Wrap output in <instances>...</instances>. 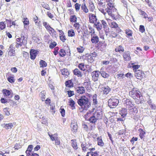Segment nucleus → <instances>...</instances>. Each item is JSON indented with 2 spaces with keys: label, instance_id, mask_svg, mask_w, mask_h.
<instances>
[{
  "label": "nucleus",
  "instance_id": "1",
  "mask_svg": "<svg viewBox=\"0 0 156 156\" xmlns=\"http://www.w3.org/2000/svg\"><path fill=\"white\" fill-rule=\"evenodd\" d=\"M77 103L82 109L85 110H87L91 105L89 99L84 95L81 96L78 100Z\"/></svg>",
  "mask_w": 156,
  "mask_h": 156
},
{
  "label": "nucleus",
  "instance_id": "2",
  "mask_svg": "<svg viewBox=\"0 0 156 156\" xmlns=\"http://www.w3.org/2000/svg\"><path fill=\"white\" fill-rule=\"evenodd\" d=\"M82 127L84 130L87 132L94 130L96 128L94 125L90 122L82 124Z\"/></svg>",
  "mask_w": 156,
  "mask_h": 156
},
{
  "label": "nucleus",
  "instance_id": "3",
  "mask_svg": "<svg viewBox=\"0 0 156 156\" xmlns=\"http://www.w3.org/2000/svg\"><path fill=\"white\" fill-rule=\"evenodd\" d=\"M22 35L23 36V37L21 36L20 37H19L16 39V48H18L20 46L25 45L27 44V41L26 39H25V37L23 35V34L22 33L21 35L22 36Z\"/></svg>",
  "mask_w": 156,
  "mask_h": 156
},
{
  "label": "nucleus",
  "instance_id": "4",
  "mask_svg": "<svg viewBox=\"0 0 156 156\" xmlns=\"http://www.w3.org/2000/svg\"><path fill=\"white\" fill-rule=\"evenodd\" d=\"M108 105L109 107L111 108H114L118 105L119 103L118 99L112 97L108 100Z\"/></svg>",
  "mask_w": 156,
  "mask_h": 156
},
{
  "label": "nucleus",
  "instance_id": "5",
  "mask_svg": "<svg viewBox=\"0 0 156 156\" xmlns=\"http://www.w3.org/2000/svg\"><path fill=\"white\" fill-rule=\"evenodd\" d=\"M110 27L112 28H115L116 30L117 33H119L121 31V30L118 27V24L115 22H112V20L109 19H106Z\"/></svg>",
  "mask_w": 156,
  "mask_h": 156
},
{
  "label": "nucleus",
  "instance_id": "6",
  "mask_svg": "<svg viewBox=\"0 0 156 156\" xmlns=\"http://www.w3.org/2000/svg\"><path fill=\"white\" fill-rule=\"evenodd\" d=\"M105 0H98V3L99 5V10L104 15L106 13L105 10V9H106L105 5Z\"/></svg>",
  "mask_w": 156,
  "mask_h": 156
},
{
  "label": "nucleus",
  "instance_id": "7",
  "mask_svg": "<svg viewBox=\"0 0 156 156\" xmlns=\"http://www.w3.org/2000/svg\"><path fill=\"white\" fill-rule=\"evenodd\" d=\"M33 147L32 145H29L26 151V156H39V154L32 151Z\"/></svg>",
  "mask_w": 156,
  "mask_h": 156
},
{
  "label": "nucleus",
  "instance_id": "8",
  "mask_svg": "<svg viewBox=\"0 0 156 156\" xmlns=\"http://www.w3.org/2000/svg\"><path fill=\"white\" fill-rule=\"evenodd\" d=\"M135 76L137 79L140 80L145 77L144 73L140 70H135Z\"/></svg>",
  "mask_w": 156,
  "mask_h": 156
},
{
  "label": "nucleus",
  "instance_id": "9",
  "mask_svg": "<svg viewBox=\"0 0 156 156\" xmlns=\"http://www.w3.org/2000/svg\"><path fill=\"white\" fill-rule=\"evenodd\" d=\"M92 145L91 144H87L83 142L81 144V147L83 152H85L88 150L89 147Z\"/></svg>",
  "mask_w": 156,
  "mask_h": 156
},
{
  "label": "nucleus",
  "instance_id": "10",
  "mask_svg": "<svg viewBox=\"0 0 156 156\" xmlns=\"http://www.w3.org/2000/svg\"><path fill=\"white\" fill-rule=\"evenodd\" d=\"M2 92L4 96L5 97L11 98L13 96V94L11 90H9L5 89H4L2 90Z\"/></svg>",
  "mask_w": 156,
  "mask_h": 156
},
{
  "label": "nucleus",
  "instance_id": "11",
  "mask_svg": "<svg viewBox=\"0 0 156 156\" xmlns=\"http://www.w3.org/2000/svg\"><path fill=\"white\" fill-rule=\"evenodd\" d=\"M66 86L65 90H69L73 87L74 83L72 79L66 81L65 83Z\"/></svg>",
  "mask_w": 156,
  "mask_h": 156
},
{
  "label": "nucleus",
  "instance_id": "12",
  "mask_svg": "<svg viewBox=\"0 0 156 156\" xmlns=\"http://www.w3.org/2000/svg\"><path fill=\"white\" fill-rule=\"evenodd\" d=\"M93 115L98 120L101 119L102 116V112L100 110H97L93 114Z\"/></svg>",
  "mask_w": 156,
  "mask_h": 156
},
{
  "label": "nucleus",
  "instance_id": "13",
  "mask_svg": "<svg viewBox=\"0 0 156 156\" xmlns=\"http://www.w3.org/2000/svg\"><path fill=\"white\" fill-rule=\"evenodd\" d=\"M75 91L78 94H82L85 93V90L83 87L79 86L75 88Z\"/></svg>",
  "mask_w": 156,
  "mask_h": 156
},
{
  "label": "nucleus",
  "instance_id": "14",
  "mask_svg": "<svg viewBox=\"0 0 156 156\" xmlns=\"http://www.w3.org/2000/svg\"><path fill=\"white\" fill-rule=\"evenodd\" d=\"M38 51L34 49H31L30 51V58L32 60H34L37 54Z\"/></svg>",
  "mask_w": 156,
  "mask_h": 156
},
{
  "label": "nucleus",
  "instance_id": "15",
  "mask_svg": "<svg viewBox=\"0 0 156 156\" xmlns=\"http://www.w3.org/2000/svg\"><path fill=\"white\" fill-rule=\"evenodd\" d=\"M47 31L52 36L56 37L58 36L56 32L51 27L47 30Z\"/></svg>",
  "mask_w": 156,
  "mask_h": 156
},
{
  "label": "nucleus",
  "instance_id": "16",
  "mask_svg": "<svg viewBox=\"0 0 156 156\" xmlns=\"http://www.w3.org/2000/svg\"><path fill=\"white\" fill-rule=\"evenodd\" d=\"M89 22L91 23H94L97 20L96 16L94 14L89 13Z\"/></svg>",
  "mask_w": 156,
  "mask_h": 156
},
{
  "label": "nucleus",
  "instance_id": "17",
  "mask_svg": "<svg viewBox=\"0 0 156 156\" xmlns=\"http://www.w3.org/2000/svg\"><path fill=\"white\" fill-rule=\"evenodd\" d=\"M15 48L14 47V45L13 44L10 45L9 48V51L8 52V55L10 56H14L15 53Z\"/></svg>",
  "mask_w": 156,
  "mask_h": 156
},
{
  "label": "nucleus",
  "instance_id": "18",
  "mask_svg": "<svg viewBox=\"0 0 156 156\" xmlns=\"http://www.w3.org/2000/svg\"><path fill=\"white\" fill-rule=\"evenodd\" d=\"M68 105L71 108L72 110H74L76 108V103L75 101L71 98H70L68 100Z\"/></svg>",
  "mask_w": 156,
  "mask_h": 156
},
{
  "label": "nucleus",
  "instance_id": "19",
  "mask_svg": "<svg viewBox=\"0 0 156 156\" xmlns=\"http://www.w3.org/2000/svg\"><path fill=\"white\" fill-rule=\"evenodd\" d=\"M97 145L101 147H103L104 146V143L102 140V137L101 136H99L97 138Z\"/></svg>",
  "mask_w": 156,
  "mask_h": 156
},
{
  "label": "nucleus",
  "instance_id": "20",
  "mask_svg": "<svg viewBox=\"0 0 156 156\" xmlns=\"http://www.w3.org/2000/svg\"><path fill=\"white\" fill-rule=\"evenodd\" d=\"M91 41L93 44H96L99 41V38L96 34L92 35L91 34Z\"/></svg>",
  "mask_w": 156,
  "mask_h": 156
},
{
  "label": "nucleus",
  "instance_id": "21",
  "mask_svg": "<svg viewBox=\"0 0 156 156\" xmlns=\"http://www.w3.org/2000/svg\"><path fill=\"white\" fill-rule=\"evenodd\" d=\"M101 91L103 92V94H108L111 90V89L108 86L102 87L101 88Z\"/></svg>",
  "mask_w": 156,
  "mask_h": 156
},
{
  "label": "nucleus",
  "instance_id": "22",
  "mask_svg": "<svg viewBox=\"0 0 156 156\" xmlns=\"http://www.w3.org/2000/svg\"><path fill=\"white\" fill-rule=\"evenodd\" d=\"M99 71H94L92 73V76L93 80L94 81L98 80L99 76Z\"/></svg>",
  "mask_w": 156,
  "mask_h": 156
},
{
  "label": "nucleus",
  "instance_id": "23",
  "mask_svg": "<svg viewBox=\"0 0 156 156\" xmlns=\"http://www.w3.org/2000/svg\"><path fill=\"white\" fill-rule=\"evenodd\" d=\"M62 74L66 78L68 77L69 75V72L67 69L64 68L60 70Z\"/></svg>",
  "mask_w": 156,
  "mask_h": 156
},
{
  "label": "nucleus",
  "instance_id": "24",
  "mask_svg": "<svg viewBox=\"0 0 156 156\" xmlns=\"http://www.w3.org/2000/svg\"><path fill=\"white\" fill-rule=\"evenodd\" d=\"M98 120L93 115L90 117L88 120L90 123L93 124L95 126L96 125V123Z\"/></svg>",
  "mask_w": 156,
  "mask_h": 156
},
{
  "label": "nucleus",
  "instance_id": "25",
  "mask_svg": "<svg viewBox=\"0 0 156 156\" xmlns=\"http://www.w3.org/2000/svg\"><path fill=\"white\" fill-rule=\"evenodd\" d=\"M85 58L87 60L88 62L90 63L93 62L94 61V58L91 56V55H90L89 54H86Z\"/></svg>",
  "mask_w": 156,
  "mask_h": 156
},
{
  "label": "nucleus",
  "instance_id": "26",
  "mask_svg": "<svg viewBox=\"0 0 156 156\" xmlns=\"http://www.w3.org/2000/svg\"><path fill=\"white\" fill-rule=\"evenodd\" d=\"M83 85L86 88H89L91 87V83L89 79L85 80L83 83Z\"/></svg>",
  "mask_w": 156,
  "mask_h": 156
},
{
  "label": "nucleus",
  "instance_id": "27",
  "mask_svg": "<svg viewBox=\"0 0 156 156\" xmlns=\"http://www.w3.org/2000/svg\"><path fill=\"white\" fill-rule=\"evenodd\" d=\"M98 46L99 48L101 50L104 49L107 46V44L105 43V42H99L98 44Z\"/></svg>",
  "mask_w": 156,
  "mask_h": 156
},
{
  "label": "nucleus",
  "instance_id": "28",
  "mask_svg": "<svg viewBox=\"0 0 156 156\" xmlns=\"http://www.w3.org/2000/svg\"><path fill=\"white\" fill-rule=\"evenodd\" d=\"M16 125V122H12L8 124H5V125L4 127L6 129H11L13 127L14 125Z\"/></svg>",
  "mask_w": 156,
  "mask_h": 156
},
{
  "label": "nucleus",
  "instance_id": "29",
  "mask_svg": "<svg viewBox=\"0 0 156 156\" xmlns=\"http://www.w3.org/2000/svg\"><path fill=\"white\" fill-rule=\"evenodd\" d=\"M71 130L73 132H76L77 131L78 126L76 123H72L71 124Z\"/></svg>",
  "mask_w": 156,
  "mask_h": 156
},
{
  "label": "nucleus",
  "instance_id": "30",
  "mask_svg": "<svg viewBox=\"0 0 156 156\" xmlns=\"http://www.w3.org/2000/svg\"><path fill=\"white\" fill-rule=\"evenodd\" d=\"M101 25L103 26V28L105 32H107L109 30V28L108 27L106 22L104 20H101Z\"/></svg>",
  "mask_w": 156,
  "mask_h": 156
},
{
  "label": "nucleus",
  "instance_id": "31",
  "mask_svg": "<svg viewBox=\"0 0 156 156\" xmlns=\"http://www.w3.org/2000/svg\"><path fill=\"white\" fill-rule=\"evenodd\" d=\"M88 8L90 11L93 12L95 9V6L93 2L91 0L89 1Z\"/></svg>",
  "mask_w": 156,
  "mask_h": 156
},
{
  "label": "nucleus",
  "instance_id": "32",
  "mask_svg": "<svg viewBox=\"0 0 156 156\" xmlns=\"http://www.w3.org/2000/svg\"><path fill=\"white\" fill-rule=\"evenodd\" d=\"M73 72L74 75L77 76L78 77H81L82 76V74L80 70L77 68H76L73 71Z\"/></svg>",
  "mask_w": 156,
  "mask_h": 156
},
{
  "label": "nucleus",
  "instance_id": "33",
  "mask_svg": "<svg viewBox=\"0 0 156 156\" xmlns=\"http://www.w3.org/2000/svg\"><path fill=\"white\" fill-rule=\"evenodd\" d=\"M71 145L73 148L75 150H77L78 148V146L76 139H72L71 140Z\"/></svg>",
  "mask_w": 156,
  "mask_h": 156
},
{
  "label": "nucleus",
  "instance_id": "34",
  "mask_svg": "<svg viewBox=\"0 0 156 156\" xmlns=\"http://www.w3.org/2000/svg\"><path fill=\"white\" fill-rule=\"evenodd\" d=\"M73 26L74 27L75 29L76 30L78 33H79L80 31V25L79 23L76 22L73 25Z\"/></svg>",
  "mask_w": 156,
  "mask_h": 156
},
{
  "label": "nucleus",
  "instance_id": "35",
  "mask_svg": "<svg viewBox=\"0 0 156 156\" xmlns=\"http://www.w3.org/2000/svg\"><path fill=\"white\" fill-rule=\"evenodd\" d=\"M75 33L73 29H71L68 31V36L69 37H73L75 36Z\"/></svg>",
  "mask_w": 156,
  "mask_h": 156
},
{
  "label": "nucleus",
  "instance_id": "36",
  "mask_svg": "<svg viewBox=\"0 0 156 156\" xmlns=\"http://www.w3.org/2000/svg\"><path fill=\"white\" fill-rule=\"evenodd\" d=\"M97 95L95 94L92 97V104L94 105H96L98 103V101L97 100Z\"/></svg>",
  "mask_w": 156,
  "mask_h": 156
},
{
  "label": "nucleus",
  "instance_id": "37",
  "mask_svg": "<svg viewBox=\"0 0 156 156\" xmlns=\"http://www.w3.org/2000/svg\"><path fill=\"white\" fill-rule=\"evenodd\" d=\"M119 113L121 115L122 117L123 118L125 117L127 114V110L125 108H122L121 111H120Z\"/></svg>",
  "mask_w": 156,
  "mask_h": 156
},
{
  "label": "nucleus",
  "instance_id": "38",
  "mask_svg": "<svg viewBox=\"0 0 156 156\" xmlns=\"http://www.w3.org/2000/svg\"><path fill=\"white\" fill-rule=\"evenodd\" d=\"M69 20L71 23H76L77 22V18L75 15H72L70 17Z\"/></svg>",
  "mask_w": 156,
  "mask_h": 156
},
{
  "label": "nucleus",
  "instance_id": "39",
  "mask_svg": "<svg viewBox=\"0 0 156 156\" xmlns=\"http://www.w3.org/2000/svg\"><path fill=\"white\" fill-rule=\"evenodd\" d=\"M81 8L82 10L85 13H87L88 12V9L85 3H83L82 4Z\"/></svg>",
  "mask_w": 156,
  "mask_h": 156
},
{
  "label": "nucleus",
  "instance_id": "40",
  "mask_svg": "<svg viewBox=\"0 0 156 156\" xmlns=\"http://www.w3.org/2000/svg\"><path fill=\"white\" fill-rule=\"evenodd\" d=\"M124 51V49L123 48L121 45L117 47L115 49V51L116 52H119L120 53L123 52Z\"/></svg>",
  "mask_w": 156,
  "mask_h": 156
},
{
  "label": "nucleus",
  "instance_id": "41",
  "mask_svg": "<svg viewBox=\"0 0 156 156\" xmlns=\"http://www.w3.org/2000/svg\"><path fill=\"white\" fill-rule=\"evenodd\" d=\"M66 52L64 49H61L59 51V55L61 57H64L66 55Z\"/></svg>",
  "mask_w": 156,
  "mask_h": 156
},
{
  "label": "nucleus",
  "instance_id": "42",
  "mask_svg": "<svg viewBox=\"0 0 156 156\" xmlns=\"http://www.w3.org/2000/svg\"><path fill=\"white\" fill-rule=\"evenodd\" d=\"M40 65L41 67L44 68L46 67L47 66V63L44 61L41 60L39 62Z\"/></svg>",
  "mask_w": 156,
  "mask_h": 156
},
{
  "label": "nucleus",
  "instance_id": "43",
  "mask_svg": "<svg viewBox=\"0 0 156 156\" xmlns=\"http://www.w3.org/2000/svg\"><path fill=\"white\" fill-rule=\"evenodd\" d=\"M23 23L24 27L28 26L29 24V21L28 18L27 17L24 18L23 19Z\"/></svg>",
  "mask_w": 156,
  "mask_h": 156
},
{
  "label": "nucleus",
  "instance_id": "44",
  "mask_svg": "<svg viewBox=\"0 0 156 156\" xmlns=\"http://www.w3.org/2000/svg\"><path fill=\"white\" fill-rule=\"evenodd\" d=\"M59 37L60 40L63 43L65 42L67 40V38L65 34L59 35Z\"/></svg>",
  "mask_w": 156,
  "mask_h": 156
},
{
  "label": "nucleus",
  "instance_id": "45",
  "mask_svg": "<svg viewBox=\"0 0 156 156\" xmlns=\"http://www.w3.org/2000/svg\"><path fill=\"white\" fill-rule=\"evenodd\" d=\"M8 81L11 83H13L15 82V79H14L13 75L12 76H9L7 78Z\"/></svg>",
  "mask_w": 156,
  "mask_h": 156
},
{
  "label": "nucleus",
  "instance_id": "46",
  "mask_svg": "<svg viewBox=\"0 0 156 156\" xmlns=\"http://www.w3.org/2000/svg\"><path fill=\"white\" fill-rule=\"evenodd\" d=\"M94 25L95 26L96 28L98 30H100L102 28V26L101 24L99 22L95 23Z\"/></svg>",
  "mask_w": 156,
  "mask_h": 156
},
{
  "label": "nucleus",
  "instance_id": "47",
  "mask_svg": "<svg viewBox=\"0 0 156 156\" xmlns=\"http://www.w3.org/2000/svg\"><path fill=\"white\" fill-rule=\"evenodd\" d=\"M34 21L36 25L37 26H40V21H38V17L35 16L33 18Z\"/></svg>",
  "mask_w": 156,
  "mask_h": 156
},
{
  "label": "nucleus",
  "instance_id": "48",
  "mask_svg": "<svg viewBox=\"0 0 156 156\" xmlns=\"http://www.w3.org/2000/svg\"><path fill=\"white\" fill-rule=\"evenodd\" d=\"M107 7L108 9L107 11H110L112 10V9L114 8V6L112 3L109 2L107 4Z\"/></svg>",
  "mask_w": 156,
  "mask_h": 156
},
{
  "label": "nucleus",
  "instance_id": "49",
  "mask_svg": "<svg viewBox=\"0 0 156 156\" xmlns=\"http://www.w3.org/2000/svg\"><path fill=\"white\" fill-rule=\"evenodd\" d=\"M48 135L50 137L52 141H54L58 137L57 136V134H55L53 135H50L49 134Z\"/></svg>",
  "mask_w": 156,
  "mask_h": 156
},
{
  "label": "nucleus",
  "instance_id": "50",
  "mask_svg": "<svg viewBox=\"0 0 156 156\" xmlns=\"http://www.w3.org/2000/svg\"><path fill=\"white\" fill-rule=\"evenodd\" d=\"M136 92V90L133 89V90L129 92V95L131 97H133V99L136 98L135 95V93Z\"/></svg>",
  "mask_w": 156,
  "mask_h": 156
},
{
  "label": "nucleus",
  "instance_id": "51",
  "mask_svg": "<svg viewBox=\"0 0 156 156\" xmlns=\"http://www.w3.org/2000/svg\"><path fill=\"white\" fill-rule=\"evenodd\" d=\"M118 33L117 32L115 33V32L112 31L110 34V37L112 38H115L117 36Z\"/></svg>",
  "mask_w": 156,
  "mask_h": 156
},
{
  "label": "nucleus",
  "instance_id": "52",
  "mask_svg": "<svg viewBox=\"0 0 156 156\" xmlns=\"http://www.w3.org/2000/svg\"><path fill=\"white\" fill-rule=\"evenodd\" d=\"M5 22H0V30H2L5 29Z\"/></svg>",
  "mask_w": 156,
  "mask_h": 156
},
{
  "label": "nucleus",
  "instance_id": "53",
  "mask_svg": "<svg viewBox=\"0 0 156 156\" xmlns=\"http://www.w3.org/2000/svg\"><path fill=\"white\" fill-rule=\"evenodd\" d=\"M78 67L80 70L82 71H84L85 70L84 63H82L79 64L78 65Z\"/></svg>",
  "mask_w": 156,
  "mask_h": 156
},
{
  "label": "nucleus",
  "instance_id": "54",
  "mask_svg": "<svg viewBox=\"0 0 156 156\" xmlns=\"http://www.w3.org/2000/svg\"><path fill=\"white\" fill-rule=\"evenodd\" d=\"M66 92L67 93L68 97H71L75 95L74 92L73 90H68L66 91Z\"/></svg>",
  "mask_w": 156,
  "mask_h": 156
},
{
  "label": "nucleus",
  "instance_id": "55",
  "mask_svg": "<svg viewBox=\"0 0 156 156\" xmlns=\"http://www.w3.org/2000/svg\"><path fill=\"white\" fill-rule=\"evenodd\" d=\"M89 29V33L92 35H93L95 34V32L94 29L90 26H89L88 27Z\"/></svg>",
  "mask_w": 156,
  "mask_h": 156
},
{
  "label": "nucleus",
  "instance_id": "56",
  "mask_svg": "<svg viewBox=\"0 0 156 156\" xmlns=\"http://www.w3.org/2000/svg\"><path fill=\"white\" fill-rule=\"evenodd\" d=\"M107 12L108 14V15L111 16L113 20H116V16L115 15L113 14L112 13V10H108V11H107Z\"/></svg>",
  "mask_w": 156,
  "mask_h": 156
},
{
  "label": "nucleus",
  "instance_id": "57",
  "mask_svg": "<svg viewBox=\"0 0 156 156\" xmlns=\"http://www.w3.org/2000/svg\"><path fill=\"white\" fill-rule=\"evenodd\" d=\"M40 94L41 96V98L42 101H44L45 98V91H42L41 92Z\"/></svg>",
  "mask_w": 156,
  "mask_h": 156
},
{
  "label": "nucleus",
  "instance_id": "58",
  "mask_svg": "<svg viewBox=\"0 0 156 156\" xmlns=\"http://www.w3.org/2000/svg\"><path fill=\"white\" fill-rule=\"evenodd\" d=\"M57 44L56 42L55 41L51 42L49 45V48L51 49H52L56 46Z\"/></svg>",
  "mask_w": 156,
  "mask_h": 156
},
{
  "label": "nucleus",
  "instance_id": "59",
  "mask_svg": "<svg viewBox=\"0 0 156 156\" xmlns=\"http://www.w3.org/2000/svg\"><path fill=\"white\" fill-rule=\"evenodd\" d=\"M9 108H5L3 109V111L5 113V114L8 116L9 115H10L9 112Z\"/></svg>",
  "mask_w": 156,
  "mask_h": 156
},
{
  "label": "nucleus",
  "instance_id": "60",
  "mask_svg": "<svg viewBox=\"0 0 156 156\" xmlns=\"http://www.w3.org/2000/svg\"><path fill=\"white\" fill-rule=\"evenodd\" d=\"M78 52L80 53H82L83 51L84 48L83 47L79 46L77 48Z\"/></svg>",
  "mask_w": 156,
  "mask_h": 156
},
{
  "label": "nucleus",
  "instance_id": "61",
  "mask_svg": "<svg viewBox=\"0 0 156 156\" xmlns=\"http://www.w3.org/2000/svg\"><path fill=\"white\" fill-rule=\"evenodd\" d=\"M133 77V76L132 74L129 73H127V80H129V83L130 84L132 83L131 81L130 80V78H132Z\"/></svg>",
  "mask_w": 156,
  "mask_h": 156
},
{
  "label": "nucleus",
  "instance_id": "62",
  "mask_svg": "<svg viewBox=\"0 0 156 156\" xmlns=\"http://www.w3.org/2000/svg\"><path fill=\"white\" fill-rule=\"evenodd\" d=\"M75 9L76 11H78L80 6V5L78 3H76L74 5Z\"/></svg>",
  "mask_w": 156,
  "mask_h": 156
},
{
  "label": "nucleus",
  "instance_id": "63",
  "mask_svg": "<svg viewBox=\"0 0 156 156\" xmlns=\"http://www.w3.org/2000/svg\"><path fill=\"white\" fill-rule=\"evenodd\" d=\"M43 26L47 30L51 27L48 24L47 22H43Z\"/></svg>",
  "mask_w": 156,
  "mask_h": 156
},
{
  "label": "nucleus",
  "instance_id": "64",
  "mask_svg": "<svg viewBox=\"0 0 156 156\" xmlns=\"http://www.w3.org/2000/svg\"><path fill=\"white\" fill-rule=\"evenodd\" d=\"M59 49V48L57 47L54 48V51H53V53L55 55H56L58 54V50Z\"/></svg>",
  "mask_w": 156,
  "mask_h": 156
}]
</instances>
